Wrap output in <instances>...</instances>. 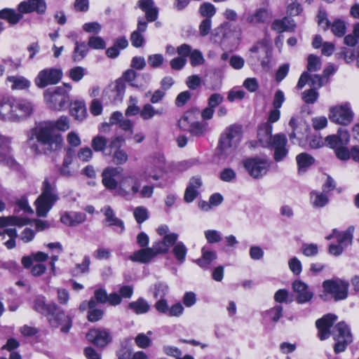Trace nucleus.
Listing matches in <instances>:
<instances>
[{"label":"nucleus","mask_w":359,"mask_h":359,"mask_svg":"<svg viewBox=\"0 0 359 359\" xmlns=\"http://www.w3.org/2000/svg\"><path fill=\"white\" fill-rule=\"evenodd\" d=\"M165 164V160L163 154L158 153L150 156L147 158V165L142 172L122 177L118 188L116 189V195L128 201L135 196L141 198H151L154 191V185L142 186V182L160 180L163 174Z\"/></svg>","instance_id":"obj_1"},{"label":"nucleus","mask_w":359,"mask_h":359,"mask_svg":"<svg viewBox=\"0 0 359 359\" xmlns=\"http://www.w3.org/2000/svg\"><path fill=\"white\" fill-rule=\"evenodd\" d=\"M27 143L34 154L55 151L62 149L63 138L61 134L53 129L52 122H39L27 133Z\"/></svg>","instance_id":"obj_2"},{"label":"nucleus","mask_w":359,"mask_h":359,"mask_svg":"<svg viewBox=\"0 0 359 359\" xmlns=\"http://www.w3.org/2000/svg\"><path fill=\"white\" fill-rule=\"evenodd\" d=\"M337 319V316L329 313L317 320L316 325L318 330V337L320 340H325L331 334L332 335L336 341L334 351L337 354L344 352L347 346L352 342V335L350 328L344 321L338 323L332 331H330V328Z\"/></svg>","instance_id":"obj_3"},{"label":"nucleus","mask_w":359,"mask_h":359,"mask_svg":"<svg viewBox=\"0 0 359 359\" xmlns=\"http://www.w3.org/2000/svg\"><path fill=\"white\" fill-rule=\"evenodd\" d=\"M33 308L47 317L51 327H60L61 331L64 333L68 332L72 327L71 318L55 303L46 304L44 297H40L35 299Z\"/></svg>","instance_id":"obj_4"},{"label":"nucleus","mask_w":359,"mask_h":359,"mask_svg":"<svg viewBox=\"0 0 359 359\" xmlns=\"http://www.w3.org/2000/svg\"><path fill=\"white\" fill-rule=\"evenodd\" d=\"M32 111V104L26 100L6 97L0 101V119L4 121H20L29 116Z\"/></svg>","instance_id":"obj_5"},{"label":"nucleus","mask_w":359,"mask_h":359,"mask_svg":"<svg viewBox=\"0 0 359 359\" xmlns=\"http://www.w3.org/2000/svg\"><path fill=\"white\" fill-rule=\"evenodd\" d=\"M243 137V127L238 124L227 126L221 133L218 151L221 156H232L236 151Z\"/></svg>","instance_id":"obj_6"},{"label":"nucleus","mask_w":359,"mask_h":359,"mask_svg":"<svg viewBox=\"0 0 359 359\" xmlns=\"http://www.w3.org/2000/svg\"><path fill=\"white\" fill-rule=\"evenodd\" d=\"M41 194L35 201L36 215L39 217H46L59 197L54 182L50 183L45 180L42 184Z\"/></svg>","instance_id":"obj_7"},{"label":"nucleus","mask_w":359,"mask_h":359,"mask_svg":"<svg viewBox=\"0 0 359 359\" xmlns=\"http://www.w3.org/2000/svg\"><path fill=\"white\" fill-rule=\"evenodd\" d=\"M44 99L50 109L57 111L64 109L69 102V94L63 86L46 90Z\"/></svg>","instance_id":"obj_8"},{"label":"nucleus","mask_w":359,"mask_h":359,"mask_svg":"<svg viewBox=\"0 0 359 359\" xmlns=\"http://www.w3.org/2000/svg\"><path fill=\"white\" fill-rule=\"evenodd\" d=\"M323 287L325 292L331 294L335 301L344 300L348 295L349 283L346 280L335 278L324 280Z\"/></svg>","instance_id":"obj_9"},{"label":"nucleus","mask_w":359,"mask_h":359,"mask_svg":"<svg viewBox=\"0 0 359 359\" xmlns=\"http://www.w3.org/2000/svg\"><path fill=\"white\" fill-rule=\"evenodd\" d=\"M62 74V71L59 68H45L38 73L34 79V83L37 87L44 88L48 86L59 83Z\"/></svg>","instance_id":"obj_10"},{"label":"nucleus","mask_w":359,"mask_h":359,"mask_svg":"<svg viewBox=\"0 0 359 359\" xmlns=\"http://www.w3.org/2000/svg\"><path fill=\"white\" fill-rule=\"evenodd\" d=\"M329 118L335 123L347 126L352 122L353 113L351 109L350 104L345 103L331 107Z\"/></svg>","instance_id":"obj_11"},{"label":"nucleus","mask_w":359,"mask_h":359,"mask_svg":"<svg viewBox=\"0 0 359 359\" xmlns=\"http://www.w3.org/2000/svg\"><path fill=\"white\" fill-rule=\"evenodd\" d=\"M124 142L122 137H116L112 139L109 144V152L104 153V155L111 156L112 162L116 165H123L128 160V154L121 149Z\"/></svg>","instance_id":"obj_12"},{"label":"nucleus","mask_w":359,"mask_h":359,"mask_svg":"<svg viewBox=\"0 0 359 359\" xmlns=\"http://www.w3.org/2000/svg\"><path fill=\"white\" fill-rule=\"evenodd\" d=\"M243 166L250 176L259 178L267 172L268 161L260 158H247L243 162Z\"/></svg>","instance_id":"obj_13"},{"label":"nucleus","mask_w":359,"mask_h":359,"mask_svg":"<svg viewBox=\"0 0 359 359\" xmlns=\"http://www.w3.org/2000/svg\"><path fill=\"white\" fill-rule=\"evenodd\" d=\"M292 132L289 134L291 141L294 139L301 140L309 132V125L301 117L292 116L289 121Z\"/></svg>","instance_id":"obj_14"},{"label":"nucleus","mask_w":359,"mask_h":359,"mask_svg":"<svg viewBox=\"0 0 359 359\" xmlns=\"http://www.w3.org/2000/svg\"><path fill=\"white\" fill-rule=\"evenodd\" d=\"M86 337L89 341L101 348L107 346L111 340L109 330L101 327L91 329Z\"/></svg>","instance_id":"obj_15"},{"label":"nucleus","mask_w":359,"mask_h":359,"mask_svg":"<svg viewBox=\"0 0 359 359\" xmlns=\"http://www.w3.org/2000/svg\"><path fill=\"white\" fill-rule=\"evenodd\" d=\"M287 142V137L284 134H278L273 136L271 142V149L274 151L273 158L276 161H281L286 157L288 149L286 147Z\"/></svg>","instance_id":"obj_16"},{"label":"nucleus","mask_w":359,"mask_h":359,"mask_svg":"<svg viewBox=\"0 0 359 359\" xmlns=\"http://www.w3.org/2000/svg\"><path fill=\"white\" fill-rule=\"evenodd\" d=\"M126 91V85L123 79H119L111 83L104 90V96L107 97L111 102H121Z\"/></svg>","instance_id":"obj_17"},{"label":"nucleus","mask_w":359,"mask_h":359,"mask_svg":"<svg viewBox=\"0 0 359 359\" xmlns=\"http://www.w3.org/2000/svg\"><path fill=\"white\" fill-rule=\"evenodd\" d=\"M350 141V135L347 130L340 128L337 134L330 135L325 138V145L337 150L342 145H346Z\"/></svg>","instance_id":"obj_18"},{"label":"nucleus","mask_w":359,"mask_h":359,"mask_svg":"<svg viewBox=\"0 0 359 359\" xmlns=\"http://www.w3.org/2000/svg\"><path fill=\"white\" fill-rule=\"evenodd\" d=\"M101 212L105 217L104 222L109 226L113 228V230L118 234L122 233L125 230L123 222L116 217L115 212L113 209L106 205L101 209Z\"/></svg>","instance_id":"obj_19"},{"label":"nucleus","mask_w":359,"mask_h":359,"mask_svg":"<svg viewBox=\"0 0 359 359\" xmlns=\"http://www.w3.org/2000/svg\"><path fill=\"white\" fill-rule=\"evenodd\" d=\"M46 8L45 0H27L20 3L18 9L21 13L36 12L38 14L42 15L46 13Z\"/></svg>","instance_id":"obj_20"},{"label":"nucleus","mask_w":359,"mask_h":359,"mask_svg":"<svg viewBox=\"0 0 359 359\" xmlns=\"http://www.w3.org/2000/svg\"><path fill=\"white\" fill-rule=\"evenodd\" d=\"M292 290L297 294L296 301L299 304L308 302L313 297V292L309 286L300 280H296L292 283Z\"/></svg>","instance_id":"obj_21"},{"label":"nucleus","mask_w":359,"mask_h":359,"mask_svg":"<svg viewBox=\"0 0 359 359\" xmlns=\"http://www.w3.org/2000/svg\"><path fill=\"white\" fill-rule=\"evenodd\" d=\"M178 238L177 233H172L163 238L162 240L154 242L151 249L156 256L160 254H165L169 251L171 246L174 245Z\"/></svg>","instance_id":"obj_22"},{"label":"nucleus","mask_w":359,"mask_h":359,"mask_svg":"<svg viewBox=\"0 0 359 359\" xmlns=\"http://www.w3.org/2000/svg\"><path fill=\"white\" fill-rule=\"evenodd\" d=\"M120 173V170L118 168L107 167L106 168L102 174V184L104 186L109 189L114 190L116 191V189L118 188L119 182H118L115 177Z\"/></svg>","instance_id":"obj_23"},{"label":"nucleus","mask_w":359,"mask_h":359,"mask_svg":"<svg viewBox=\"0 0 359 359\" xmlns=\"http://www.w3.org/2000/svg\"><path fill=\"white\" fill-rule=\"evenodd\" d=\"M11 140L10 138L0 134V162L12 166L14 164V160L11 155Z\"/></svg>","instance_id":"obj_24"},{"label":"nucleus","mask_w":359,"mask_h":359,"mask_svg":"<svg viewBox=\"0 0 359 359\" xmlns=\"http://www.w3.org/2000/svg\"><path fill=\"white\" fill-rule=\"evenodd\" d=\"M147 28V22L142 18H139L137 21V29L133 31L130 35L131 44L135 48H140L144 44V33Z\"/></svg>","instance_id":"obj_25"},{"label":"nucleus","mask_w":359,"mask_h":359,"mask_svg":"<svg viewBox=\"0 0 359 359\" xmlns=\"http://www.w3.org/2000/svg\"><path fill=\"white\" fill-rule=\"evenodd\" d=\"M271 28L279 34L284 32H293L296 29L294 21L287 17L283 19L275 20L271 24Z\"/></svg>","instance_id":"obj_26"},{"label":"nucleus","mask_w":359,"mask_h":359,"mask_svg":"<svg viewBox=\"0 0 359 359\" xmlns=\"http://www.w3.org/2000/svg\"><path fill=\"white\" fill-rule=\"evenodd\" d=\"M251 51L255 53L253 57L259 60L263 67L268 65L269 62V47L266 43L264 42L258 43L251 48Z\"/></svg>","instance_id":"obj_27"},{"label":"nucleus","mask_w":359,"mask_h":359,"mask_svg":"<svg viewBox=\"0 0 359 359\" xmlns=\"http://www.w3.org/2000/svg\"><path fill=\"white\" fill-rule=\"evenodd\" d=\"M86 219V214L80 212H65L61 217L62 223L67 226H76L83 223Z\"/></svg>","instance_id":"obj_28"},{"label":"nucleus","mask_w":359,"mask_h":359,"mask_svg":"<svg viewBox=\"0 0 359 359\" xmlns=\"http://www.w3.org/2000/svg\"><path fill=\"white\" fill-rule=\"evenodd\" d=\"M138 6L145 13L149 22H154L158 18V10L154 6L153 0H139Z\"/></svg>","instance_id":"obj_29"},{"label":"nucleus","mask_w":359,"mask_h":359,"mask_svg":"<svg viewBox=\"0 0 359 359\" xmlns=\"http://www.w3.org/2000/svg\"><path fill=\"white\" fill-rule=\"evenodd\" d=\"M109 123L111 125H118L124 131H129L130 133L133 132V123L125 118L120 111H115L111 115Z\"/></svg>","instance_id":"obj_30"},{"label":"nucleus","mask_w":359,"mask_h":359,"mask_svg":"<svg viewBox=\"0 0 359 359\" xmlns=\"http://www.w3.org/2000/svg\"><path fill=\"white\" fill-rule=\"evenodd\" d=\"M285 95L280 90H278L273 97V106L274 109L271 110V123H275L279 120L280 111L279 109L281 107L282 104L285 102Z\"/></svg>","instance_id":"obj_31"},{"label":"nucleus","mask_w":359,"mask_h":359,"mask_svg":"<svg viewBox=\"0 0 359 359\" xmlns=\"http://www.w3.org/2000/svg\"><path fill=\"white\" fill-rule=\"evenodd\" d=\"M354 230V226H351L344 231H339L337 229H334L333 233L335 234L338 243L346 248L352 244Z\"/></svg>","instance_id":"obj_32"},{"label":"nucleus","mask_w":359,"mask_h":359,"mask_svg":"<svg viewBox=\"0 0 359 359\" xmlns=\"http://www.w3.org/2000/svg\"><path fill=\"white\" fill-rule=\"evenodd\" d=\"M209 130L208 123L203 121H194L190 124L189 128V133L197 137L205 136Z\"/></svg>","instance_id":"obj_33"},{"label":"nucleus","mask_w":359,"mask_h":359,"mask_svg":"<svg viewBox=\"0 0 359 359\" xmlns=\"http://www.w3.org/2000/svg\"><path fill=\"white\" fill-rule=\"evenodd\" d=\"M154 257V252L151 248H147L135 252L130 259L133 262L147 263L150 262Z\"/></svg>","instance_id":"obj_34"},{"label":"nucleus","mask_w":359,"mask_h":359,"mask_svg":"<svg viewBox=\"0 0 359 359\" xmlns=\"http://www.w3.org/2000/svg\"><path fill=\"white\" fill-rule=\"evenodd\" d=\"M269 119L264 123L259 126L257 130L258 142L263 147H269Z\"/></svg>","instance_id":"obj_35"},{"label":"nucleus","mask_w":359,"mask_h":359,"mask_svg":"<svg viewBox=\"0 0 359 359\" xmlns=\"http://www.w3.org/2000/svg\"><path fill=\"white\" fill-rule=\"evenodd\" d=\"M70 114L75 119L83 121L87 114L84 102L74 101L71 104Z\"/></svg>","instance_id":"obj_36"},{"label":"nucleus","mask_w":359,"mask_h":359,"mask_svg":"<svg viewBox=\"0 0 359 359\" xmlns=\"http://www.w3.org/2000/svg\"><path fill=\"white\" fill-rule=\"evenodd\" d=\"M12 90H24L30 86V81L22 76H11L7 78Z\"/></svg>","instance_id":"obj_37"},{"label":"nucleus","mask_w":359,"mask_h":359,"mask_svg":"<svg viewBox=\"0 0 359 359\" xmlns=\"http://www.w3.org/2000/svg\"><path fill=\"white\" fill-rule=\"evenodd\" d=\"M22 14L11 8H4L0 11V18L6 20L12 25L17 24L22 18Z\"/></svg>","instance_id":"obj_38"},{"label":"nucleus","mask_w":359,"mask_h":359,"mask_svg":"<svg viewBox=\"0 0 359 359\" xmlns=\"http://www.w3.org/2000/svg\"><path fill=\"white\" fill-rule=\"evenodd\" d=\"M311 204L314 208H323L329 202V198L325 192L313 191L311 192Z\"/></svg>","instance_id":"obj_39"},{"label":"nucleus","mask_w":359,"mask_h":359,"mask_svg":"<svg viewBox=\"0 0 359 359\" xmlns=\"http://www.w3.org/2000/svg\"><path fill=\"white\" fill-rule=\"evenodd\" d=\"M128 307L137 315L146 313L150 309L149 303L143 298L130 302Z\"/></svg>","instance_id":"obj_40"},{"label":"nucleus","mask_w":359,"mask_h":359,"mask_svg":"<svg viewBox=\"0 0 359 359\" xmlns=\"http://www.w3.org/2000/svg\"><path fill=\"white\" fill-rule=\"evenodd\" d=\"M29 219L27 218L18 217H0V227L6 226L8 225L22 226L29 224Z\"/></svg>","instance_id":"obj_41"},{"label":"nucleus","mask_w":359,"mask_h":359,"mask_svg":"<svg viewBox=\"0 0 359 359\" xmlns=\"http://www.w3.org/2000/svg\"><path fill=\"white\" fill-rule=\"evenodd\" d=\"M296 159L299 166V172H305L314 163L313 157L306 153L297 155Z\"/></svg>","instance_id":"obj_42"},{"label":"nucleus","mask_w":359,"mask_h":359,"mask_svg":"<svg viewBox=\"0 0 359 359\" xmlns=\"http://www.w3.org/2000/svg\"><path fill=\"white\" fill-rule=\"evenodd\" d=\"M217 258L215 252L206 250L202 248V257L197 259L196 262L202 268H208L210 263Z\"/></svg>","instance_id":"obj_43"},{"label":"nucleus","mask_w":359,"mask_h":359,"mask_svg":"<svg viewBox=\"0 0 359 359\" xmlns=\"http://www.w3.org/2000/svg\"><path fill=\"white\" fill-rule=\"evenodd\" d=\"M163 114V109H155L150 104H145L140 110V116L143 120H149L156 115H162Z\"/></svg>","instance_id":"obj_44"},{"label":"nucleus","mask_w":359,"mask_h":359,"mask_svg":"<svg viewBox=\"0 0 359 359\" xmlns=\"http://www.w3.org/2000/svg\"><path fill=\"white\" fill-rule=\"evenodd\" d=\"M269 17L268 11L265 9H259L254 14L250 15L246 20L248 23L257 25L265 22Z\"/></svg>","instance_id":"obj_45"},{"label":"nucleus","mask_w":359,"mask_h":359,"mask_svg":"<svg viewBox=\"0 0 359 359\" xmlns=\"http://www.w3.org/2000/svg\"><path fill=\"white\" fill-rule=\"evenodd\" d=\"M96 302L94 299L88 302L89 311L88 313V320L90 322H96L100 320L103 316V311L95 309Z\"/></svg>","instance_id":"obj_46"},{"label":"nucleus","mask_w":359,"mask_h":359,"mask_svg":"<svg viewBox=\"0 0 359 359\" xmlns=\"http://www.w3.org/2000/svg\"><path fill=\"white\" fill-rule=\"evenodd\" d=\"M3 236L2 239H6V236H8L9 239L4 242L5 246L8 249H13L15 246V238L17 237V231L15 228H8L4 229L3 233H0Z\"/></svg>","instance_id":"obj_47"},{"label":"nucleus","mask_w":359,"mask_h":359,"mask_svg":"<svg viewBox=\"0 0 359 359\" xmlns=\"http://www.w3.org/2000/svg\"><path fill=\"white\" fill-rule=\"evenodd\" d=\"M87 53V45L84 42L79 43L78 41H76L74 50L72 55V58L74 61H81L86 57Z\"/></svg>","instance_id":"obj_48"},{"label":"nucleus","mask_w":359,"mask_h":359,"mask_svg":"<svg viewBox=\"0 0 359 359\" xmlns=\"http://www.w3.org/2000/svg\"><path fill=\"white\" fill-rule=\"evenodd\" d=\"M175 257L180 263H183L187 253V248L182 242L177 243L172 249Z\"/></svg>","instance_id":"obj_49"},{"label":"nucleus","mask_w":359,"mask_h":359,"mask_svg":"<svg viewBox=\"0 0 359 359\" xmlns=\"http://www.w3.org/2000/svg\"><path fill=\"white\" fill-rule=\"evenodd\" d=\"M108 143L107 139L102 135L95 136L91 141V147L95 151H104L107 144Z\"/></svg>","instance_id":"obj_50"},{"label":"nucleus","mask_w":359,"mask_h":359,"mask_svg":"<svg viewBox=\"0 0 359 359\" xmlns=\"http://www.w3.org/2000/svg\"><path fill=\"white\" fill-rule=\"evenodd\" d=\"M215 6L209 2H204L199 7V13L207 19H210L216 13Z\"/></svg>","instance_id":"obj_51"},{"label":"nucleus","mask_w":359,"mask_h":359,"mask_svg":"<svg viewBox=\"0 0 359 359\" xmlns=\"http://www.w3.org/2000/svg\"><path fill=\"white\" fill-rule=\"evenodd\" d=\"M53 125V129H57V130L65 132L70 128L69 120L68 117L65 116H60L55 121H50Z\"/></svg>","instance_id":"obj_52"},{"label":"nucleus","mask_w":359,"mask_h":359,"mask_svg":"<svg viewBox=\"0 0 359 359\" xmlns=\"http://www.w3.org/2000/svg\"><path fill=\"white\" fill-rule=\"evenodd\" d=\"M307 70L308 72H316L321 67V61L318 56L311 54L307 58Z\"/></svg>","instance_id":"obj_53"},{"label":"nucleus","mask_w":359,"mask_h":359,"mask_svg":"<svg viewBox=\"0 0 359 359\" xmlns=\"http://www.w3.org/2000/svg\"><path fill=\"white\" fill-rule=\"evenodd\" d=\"M331 29L335 36L341 37L346 33V27L345 22L341 20L337 19L332 24Z\"/></svg>","instance_id":"obj_54"},{"label":"nucleus","mask_w":359,"mask_h":359,"mask_svg":"<svg viewBox=\"0 0 359 359\" xmlns=\"http://www.w3.org/2000/svg\"><path fill=\"white\" fill-rule=\"evenodd\" d=\"M133 215L136 222L141 224L146 221L149 217L148 210L144 206H138L135 208Z\"/></svg>","instance_id":"obj_55"},{"label":"nucleus","mask_w":359,"mask_h":359,"mask_svg":"<svg viewBox=\"0 0 359 359\" xmlns=\"http://www.w3.org/2000/svg\"><path fill=\"white\" fill-rule=\"evenodd\" d=\"M302 252L306 257H314L318 253V246L315 243H304L302 246Z\"/></svg>","instance_id":"obj_56"},{"label":"nucleus","mask_w":359,"mask_h":359,"mask_svg":"<svg viewBox=\"0 0 359 359\" xmlns=\"http://www.w3.org/2000/svg\"><path fill=\"white\" fill-rule=\"evenodd\" d=\"M88 46L93 49H104L106 47V43L102 37L93 36L89 38Z\"/></svg>","instance_id":"obj_57"},{"label":"nucleus","mask_w":359,"mask_h":359,"mask_svg":"<svg viewBox=\"0 0 359 359\" xmlns=\"http://www.w3.org/2000/svg\"><path fill=\"white\" fill-rule=\"evenodd\" d=\"M169 291L168 286L163 283H158L155 285L154 296L156 299H162L168 294Z\"/></svg>","instance_id":"obj_58"},{"label":"nucleus","mask_w":359,"mask_h":359,"mask_svg":"<svg viewBox=\"0 0 359 359\" xmlns=\"http://www.w3.org/2000/svg\"><path fill=\"white\" fill-rule=\"evenodd\" d=\"M93 156V150L88 147H83L81 148L77 152V158L83 161L88 162L92 159Z\"/></svg>","instance_id":"obj_59"},{"label":"nucleus","mask_w":359,"mask_h":359,"mask_svg":"<svg viewBox=\"0 0 359 359\" xmlns=\"http://www.w3.org/2000/svg\"><path fill=\"white\" fill-rule=\"evenodd\" d=\"M86 70L82 67H75L69 70V77L74 81L78 82L86 74Z\"/></svg>","instance_id":"obj_60"},{"label":"nucleus","mask_w":359,"mask_h":359,"mask_svg":"<svg viewBox=\"0 0 359 359\" xmlns=\"http://www.w3.org/2000/svg\"><path fill=\"white\" fill-rule=\"evenodd\" d=\"M335 155L341 161H348L351 158V150L346 145H342L334 151Z\"/></svg>","instance_id":"obj_61"},{"label":"nucleus","mask_w":359,"mask_h":359,"mask_svg":"<svg viewBox=\"0 0 359 359\" xmlns=\"http://www.w3.org/2000/svg\"><path fill=\"white\" fill-rule=\"evenodd\" d=\"M318 93L314 89L304 91L302 99L307 104H313L318 99Z\"/></svg>","instance_id":"obj_62"},{"label":"nucleus","mask_w":359,"mask_h":359,"mask_svg":"<svg viewBox=\"0 0 359 359\" xmlns=\"http://www.w3.org/2000/svg\"><path fill=\"white\" fill-rule=\"evenodd\" d=\"M184 307L182 304L180 302L175 303L172 304L169 308V311L167 313V316L170 317H180L184 313Z\"/></svg>","instance_id":"obj_63"},{"label":"nucleus","mask_w":359,"mask_h":359,"mask_svg":"<svg viewBox=\"0 0 359 359\" xmlns=\"http://www.w3.org/2000/svg\"><path fill=\"white\" fill-rule=\"evenodd\" d=\"M67 142L69 146L73 147H77L81 144V140L75 131H71L67 134Z\"/></svg>","instance_id":"obj_64"}]
</instances>
